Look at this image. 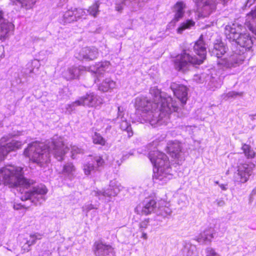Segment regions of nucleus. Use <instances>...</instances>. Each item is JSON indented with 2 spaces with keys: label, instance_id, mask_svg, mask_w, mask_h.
<instances>
[{
  "label": "nucleus",
  "instance_id": "obj_1",
  "mask_svg": "<svg viewBox=\"0 0 256 256\" xmlns=\"http://www.w3.org/2000/svg\"><path fill=\"white\" fill-rule=\"evenodd\" d=\"M150 94L152 96V104L144 96H140L135 99L136 112L152 126L166 124L170 113L176 112L178 108L176 102L173 101L171 96L162 93L156 86L150 88Z\"/></svg>",
  "mask_w": 256,
  "mask_h": 256
},
{
  "label": "nucleus",
  "instance_id": "obj_2",
  "mask_svg": "<svg viewBox=\"0 0 256 256\" xmlns=\"http://www.w3.org/2000/svg\"><path fill=\"white\" fill-rule=\"evenodd\" d=\"M31 184L30 180L24 178L22 168L8 165L0 168V184L19 187L21 194L24 193L21 196L22 201L30 200L36 205L40 204L46 200L47 189L44 186H40L25 190Z\"/></svg>",
  "mask_w": 256,
  "mask_h": 256
},
{
  "label": "nucleus",
  "instance_id": "obj_3",
  "mask_svg": "<svg viewBox=\"0 0 256 256\" xmlns=\"http://www.w3.org/2000/svg\"><path fill=\"white\" fill-rule=\"evenodd\" d=\"M68 148L65 146L60 138H53L48 146L43 143L34 142L29 144L24 152V156L38 164L42 166L50 161V152L58 161L63 160Z\"/></svg>",
  "mask_w": 256,
  "mask_h": 256
},
{
  "label": "nucleus",
  "instance_id": "obj_4",
  "mask_svg": "<svg viewBox=\"0 0 256 256\" xmlns=\"http://www.w3.org/2000/svg\"><path fill=\"white\" fill-rule=\"evenodd\" d=\"M194 50L200 58L196 56H192L184 51L178 55L174 60V66L176 70L184 72L188 69L190 66L199 65L203 62L206 57V50L202 36L195 43Z\"/></svg>",
  "mask_w": 256,
  "mask_h": 256
},
{
  "label": "nucleus",
  "instance_id": "obj_5",
  "mask_svg": "<svg viewBox=\"0 0 256 256\" xmlns=\"http://www.w3.org/2000/svg\"><path fill=\"white\" fill-rule=\"evenodd\" d=\"M148 157L154 166L153 175L154 179L164 184L172 178L173 174L168 158L165 154L154 150L150 152Z\"/></svg>",
  "mask_w": 256,
  "mask_h": 256
},
{
  "label": "nucleus",
  "instance_id": "obj_6",
  "mask_svg": "<svg viewBox=\"0 0 256 256\" xmlns=\"http://www.w3.org/2000/svg\"><path fill=\"white\" fill-rule=\"evenodd\" d=\"M235 42L242 48V54L234 53L228 58H220L218 61L220 68L227 69L241 64L246 58L244 50H250L253 45L251 37L246 34H240Z\"/></svg>",
  "mask_w": 256,
  "mask_h": 256
},
{
  "label": "nucleus",
  "instance_id": "obj_7",
  "mask_svg": "<svg viewBox=\"0 0 256 256\" xmlns=\"http://www.w3.org/2000/svg\"><path fill=\"white\" fill-rule=\"evenodd\" d=\"M20 135V132L18 131L14 132L8 134V136H4L0 139V160L4 159L7 154L12 151H14L21 148L22 143V142L12 140L11 142L6 143V144L2 145V144L8 140L10 138H12Z\"/></svg>",
  "mask_w": 256,
  "mask_h": 256
},
{
  "label": "nucleus",
  "instance_id": "obj_8",
  "mask_svg": "<svg viewBox=\"0 0 256 256\" xmlns=\"http://www.w3.org/2000/svg\"><path fill=\"white\" fill-rule=\"evenodd\" d=\"M254 167V164L252 162L238 164L234 176V180L239 183L246 182L252 175Z\"/></svg>",
  "mask_w": 256,
  "mask_h": 256
},
{
  "label": "nucleus",
  "instance_id": "obj_9",
  "mask_svg": "<svg viewBox=\"0 0 256 256\" xmlns=\"http://www.w3.org/2000/svg\"><path fill=\"white\" fill-rule=\"evenodd\" d=\"M196 5L198 18L208 16L216 9V0H194Z\"/></svg>",
  "mask_w": 256,
  "mask_h": 256
},
{
  "label": "nucleus",
  "instance_id": "obj_10",
  "mask_svg": "<svg viewBox=\"0 0 256 256\" xmlns=\"http://www.w3.org/2000/svg\"><path fill=\"white\" fill-rule=\"evenodd\" d=\"M122 186L120 184L116 181H111L108 188L104 190L94 191V195L100 199L101 196L108 198L110 199L114 197L119 193Z\"/></svg>",
  "mask_w": 256,
  "mask_h": 256
},
{
  "label": "nucleus",
  "instance_id": "obj_11",
  "mask_svg": "<svg viewBox=\"0 0 256 256\" xmlns=\"http://www.w3.org/2000/svg\"><path fill=\"white\" fill-rule=\"evenodd\" d=\"M82 106L96 108L102 104V98L94 92L87 93L80 98Z\"/></svg>",
  "mask_w": 256,
  "mask_h": 256
},
{
  "label": "nucleus",
  "instance_id": "obj_12",
  "mask_svg": "<svg viewBox=\"0 0 256 256\" xmlns=\"http://www.w3.org/2000/svg\"><path fill=\"white\" fill-rule=\"evenodd\" d=\"M167 149L170 156L175 159L176 162L179 164L183 160L181 144L177 141L170 142L168 143Z\"/></svg>",
  "mask_w": 256,
  "mask_h": 256
},
{
  "label": "nucleus",
  "instance_id": "obj_13",
  "mask_svg": "<svg viewBox=\"0 0 256 256\" xmlns=\"http://www.w3.org/2000/svg\"><path fill=\"white\" fill-rule=\"evenodd\" d=\"M3 12L0 11V40L2 42L8 38L10 33L14 29V25L3 18Z\"/></svg>",
  "mask_w": 256,
  "mask_h": 256
},
{
  "label": "nucleus",
  "instance_id": "obj_14",
  "mask_svg": "<svg viewBox=\"0 0 256 256\" xmlns=\"http://www.w3.org/2000/svg\"><path fill=\"white\" fill-rule=\"evenodd\" d=\"M94 247L96 256H115L114 248L110 244L102 242H96Z\"/></svg>",
  "mask_w": 256,
  "mask_h": 256
},
{
  "label": "nucleus",
  "instance_id": "obj_15",
  "mask_svg": "<svg viewBox=\"0 0 256 256\" xmlns=\"http://www.w3.org/2000/svg\"><path fill=\"white\" fill-rule=\"evenodd\" d=\"M104 163V160L101 156H96L93 161L84 165V172L86 175L89 176L98 170V168L102 166Z\"/></svg>",
  "mask_w": 256,
  "mask_h": 256
},
{
  "label": "nucleus",
  "instance_id": "obj_16",
  "mask_svg": "<svg viewBox=\"0 0 256 256\" xmlns=\"http://www.w3.org/2000/svg\"><path fill=\"white\" fill-rule=\"evenodd\" d=\"M170 88L181 102L185 104L188 100V88L183 84L172 82L170 84Z\"/></svg>",
  "mask_w": 256,
  "mask_h": 256
},
{
  "label": "nucleus",
  "instance_id": "obj_17",
  "mask_svg": "<svg viewBox=\"0 0 256 256\" xmlns=\"http://www.w3.org/2000/svg\"><path fill=\"white\" fill-rule=\"evenodd\" d=\"M242 26L236 24L227 25L225 27L224 34L228 39L235 42L240 36Z\"/></svg>",
  "mask_w": 256,
  "mask_h": 256
},
{
  "label": "nucleus",
  "instance_id": "obj_18",
  "mask_svg": "<svg viewBox=\"0 0 256 256\" xmlns=\"http://www.w3.org/2000/svg\"><path fill=\"white\" fill-rule=\"evenodd\" d=\"M98 55V50L95 48H82L76 56L80 60H94Z\"/></svg>",
  "mask_w": 256,
  "mask_h": 256
},
{
  "label": "nucleus",
  "instance_id": "obj_19",
  "mask_svg": "<svg viewBox=\"0 0 256 256\" xmlns=\"http://www.w3.org/2000/svg\"><path fill=\"white\" fill-rule=\"evenodd\" d=\"M84 68L82 66H72L62 72V76L66 80H72L78 78Z\"/></svg>",
  "mask_w": 256,
  "mask_h": 256
},
{
  "label": "nucleus",
  "instance_id": "obj_20",
  "mask_svg": "<svg viewBox=\"0 0 256 256\" xmlns=\"http://www.w3.org/2000/svg\"><path fill=\"white\" fill-rule=\"evenodd\" d=\"M43 235L38 232L31 234L25 240L24 243L22 246V250L24 252H28L31 250V246L34 244L37 240H40L42 238Z\"/></svg>",
  "mask_w": 256,
  "mask_h": 256
},
{
  "label": "nucleus",
  "instance_id": "obj_21",
  "mask_svg": "<svg viewBox=\"0 0 256 256\" xmlns=\"http://www.w3.org/2000/svg\"><path fill=\"white\" fill-rule=\"evenodd\" d=\"M214 234V230L213 228H209L206 229L198 235L196 240L200 244H206L208 242H211Z\"/></svg>",
  "mask_w": 256,
  "mask_h": 256
},
{
  "label": "nucleus",
  "instance_id": "obj_22",
  "mask_svg": "<svg viewBox=\"0 0 256 256\" xmlns=\"http://www.w3.org/2000/svg\"><path fill=\"white\" fill-rule=\"evenodd\" d=\"M116 86V82L110 78H105L98 86V90L103 92H110Z\"/></svg>",
  "mask_w": 256,
  "mask_h": 256
},
{
  "label": "nucleus",
  "instance_id": "obj_23",
  "mask_svg": "<svg viewBox=\"0 0 256 256\" xmlns=\"http://www.w3.org/2000/svg\"><path fill=\"white\" fill-rule=\"evenodd\" d=\"M186 4L182 2H177L174 6V16L173 21L174 22L179 21L184 16Z\"/></svg>",
  "mask_w": 256,
  "mask_h": 256
},
{
  "label": "nucleus",
  "instance_id": "obj_24",
  "mask_svg": "<svg viewBox=\"0 0 256 256\" xmlns=\"http://www.w3.org/2000/svg\"><path fill=\"white\" fill-rule=\"evenodd\" d=\"M156 203L154 200H146L144 202V205L142 208L141 213L145 215L148 214L152 212L156 213Z\"/></svg>",
  "mask_w": 256,
  "mask_h": 256
},
{
  "label": "nucleus",
  "instance_id": "obj_25",
  "mask_svg": "<svg viewBox=\"0 0 256 256\" xmlns=\"http://www.w3.org/2000/svg\"><path fill=\"white\" fill-rule=\"evenodd\" d=\"M110 65V62H104L102 63L98 64L96 66H90L89 69L90 70L94 73L96 76H100L108 68Z\"/></svg>",
  "mask_w": 256,
  "mask_h": 256
},
{
  "label": "nucleus",
  "instance_id": "obj_26",
  "mask_svg": "<svg viewBox=\"0 0 256 256\" xmlns=\"http://www.w3.org/2000/svg\"><path fill=\"white\" fill-rule=\"evenodd\" d=\"M76 172V168L72 162H68L63 166L62 174L70 179L74 176Z\"/></svg>",
  "mask_w": 256,
  "mask_h": 256
},
{
  "label": "nucleus",
  "instance_id": "obj_27",
  "mask_svg": "<svg viewBox=\"0 0 256 256\" xmlns=\"http://www.w3.org/2000/svg\"><path fill=\"white\" fill-rule=\"evenodd\" d=\"M172 212V210L165 204L164 202L159 204L158 207L156 208V213L157 215L164 218L170 216Z\"/></svg>",
  "mask_w": 256,
  "mask_h": 256
},
{
  "label": "nucleus",
  "instance_id": "obj_28",
  "mask_svg": "<svg viewBox=\"0 0 256 256\" xmlns=\"http://www.w3.org/2000/svg\"><path fill=\"white\" fill-rule=\"evenodd\" d=\"M226 52V48L222 42L216 43L214 44L212 52L218 58H220Z\"/></svg>",
  "mask_w": 256,
  "mask_h": 256
},
{
  "label": "nucleus",
  "instance_id": "obj_29",
  "mask_svg": "<svg viewBox=\"0 0 256 256\" xmlns=\"http://www.w3.org/2000/svg\"><path fill=\"white\" fill-rule=\"evenodd\" d=\"M16 5H20L22 8L29 10L32 8L35 4L34 0H10Z\"/></svg>",
  "mask_w": 256,
  "mask_h": 256
},
{
  "label": "nucleus",
  "instance_id": "obj_30",
  "mask_svg": "<svg viewBox=\"0 0 256 256\" xmlns=\"http://www.w3.org/2000/svg\"><path fill=\"white\" fill-rule=\"evenodd\" d=\"M194 25L195 22L194 20H186L180 24V26L176 30L177 32L181 34L184 30L190 29L192 27L194 26Z\"/></svg>",
  "mask_w": 256,
  "mask_h": 256
},
{
  "label": "nucleus",
  "instance_id": "obj_31",
  "mask_svg": "<svg viewBox=\"0 0 256 256\" xmlns=\"http://www.w3.org/2000/svg\"><path fill=\"white\" fill-rule=\"evenodd\" d=\"M242 150L247 158L252 159L254 158L256 152L250 145L246 144H242Z\"/></svg>",
  "mask_w": 256,
  "mask_h": 256
},
{
  "label": "nucleus",
  "instance_id": "obj_32",
  "mask_svg": "<svg viewBox=\"0 0 256 256\" xmlns=\"http://www.w3.org/2000/svg\"><path fill=\"white\" fill-rule=\"evenodd\" d=\"M63 21L64 23H70L76 21L72 8L64 12L63 15Z\"/></svg>",
  "mask_w": 256,
  "mask_h": 256
},
{
  "label": "nucleus",
  "instance_id": "obj_33",
  "mask_svg": "<svg viewBox=\"0 0 256 256\" xmlns=\"http://www.w3.org/2000/svg\"><path fill=\"white\" fill-rule=\"evenodd\" d=\"M122 122L120 125V128L123 130L127 131L128 136H131L132 135V132L130 124L126 120L122 119Z\"/></svg>",
  "mask_w": 256,
  "mask_h": 256
},
{
  "label": "nucleus",
  "instance_id": "obj_34",
  "mask_svg": "<svg viewBox=\"0 0 256 256\" xmlns=\"http://www.w3.org/2000/svg\"><path fill=\"white\" fill-rule=\"evenodd\" d=\"M93 142L96 144L104 146L106 144V140L102 136L97 132H95L92 136Z\"/></svg>",
  "mask_w": 256,
  "mask_h": 256
},
{
  "label": "nucleus",
  "instance_id": "obj_35",
  "mask_svg": "<svg viewBox=\"0 0 256 256\" xmlns=\"http://www.w3.org/2000/svg\"><path fill=\"white\" fill-rule=\"evenodd\" d=\"M82 106V103L80 102V98L75 102H72V104H68L66 106V110L70 112L74 110L76 106Z\"/></svg>",
  "mask_w": 256,
  "mask_h": 256
},
{
  "label": "nucleus",
  "instance_id": "obj_36",
  "mask_svg": "<svg viewBox=\"0 0 256 256\" xmlns=\"http://www.w3.org/2000/svg\"><path fill=\"white\" fill-rule=\"evenodd\" d=\"M98 3H95L90 6L87 10L90 14L96 16L98 13Z\"/></svg>",
  "mask_w": 256,
  "mask_h": 256
},
{
  "label": "nucleus",
  "instance_id": "obj_37",
  "mask_svg": "<svg viewBox=\"0 0 256 256\" xmlns=\"http://www.w3.org/2000/svg\"><path fill=\"white\" fill-rule=\"evenodd\" d=\"M73 12L74 14L76 20H77L78 18H80L83 16L85 14L84 10L80 8H72Z\"/></svg>",
  "mask_w": 256,
  "mask_h": 256
},
{
  "label": "nucleus",
  "instance_id": "obj_38",
  "mask_svg": "<svg viewBox=\"0 0 256 256\" xmlns=\"http://www.w3.org/2000/svg\"><path fill=\"white\" fill-rule=\"evenodd\" d=\"M242 95H243L242 92H234V91H232V92H228L224 96V98H235L238 96H241Z\"/></svg>",
  "mask_w": 256,
  "mask_h": 256
},
{
  "label": "nucleus",
  "instance_id": "obj_39",
  "mask_svg": "<svg viewBox=\"0 0 256 256\" xmlns=\"http://www.w3.org/2000/svg\"><path fill=\"white\" fill-rule=\"evenodd\" d=\"M71 152L72 154V158H74V154H81L83 153V150L81 148H78L76 146H72L71 148Z\"/></svg>",
  "mask_w": 256,
  "mask_h": 256
},
{
  "label": "nucleus",
  "instance_id": "obj_40",
  "mask_svg": "<svg viewBox=\"0 0 256 256\" xmlns=\"http://www.w3.org/2000/svg\"><path fill=\"white\" fill-rule=\"evenodd\" d=\"M148 224L149 220L148 219L144 220L141 222L139 224L140 231H144V230L148 228Z\"/></svg>",
  "mask_w": 256,
  "mask_h": 256
},
{
  "label": "nucleus",
  "instance_id": "obj_41",
  "mask_svg": "<svg viewBox=\"0 0 256 256\" xmlns=\"http://www.w3.org/2000/svg\"><path fill=\"white\" fill-rule=\"evenodd\" d=\"M96 208L93 204H88L84 205L82 210L83 212H88L90 210Z\"/></svg>",
  "mask_w": 256,
  "mask_h": 256
},
{
  "label": "nucleus",
  "instance_id": "obj_42",
  "mask_svg": "<svg viewBox=\"0 0 256 256\" xmlns=\"http://www.w3.org/2000/svg\"><path fill=\"white\" fill-rule=\"evenodd\" d=\"M38 254L37 256H50L51 252L47 249L43 248L38 252Z\"/></svg>",
  "mask_w": 256,
  "mask_h": 256
},
{
  "label": "nucleus",
  "instance_id": "obj_43",
  "mask_svg": "<svg viewBox=\"0 0 256 256\" xmlns=\"http://www.w3.org/2000/svg\"><path fill=\"white\" fill-rule=\"evenodd\" d=\"M125 5L124 0H122L120 2H118L116 4V10L118 12H121Z\"/></svg>",
  "mask_w": 256,
  "mask_h": 256
},
{
  "label": "nucleus",
  "instance_id": "obj_44",
  "mask_svg": "<svg viewBox=\"0 0 256 256\" xmlns=\"http://www.w3.org/2000/svg\"><path fill=\"white\" fill-rule=\"evenodd\" d=\"M206 256H220L212 248H208L206 249Z\"/></svg>",
  "mask_w": 256,
  "mask_h": 256
},
{
  "label": "nucleus",
  "instance_id": "obj_45",
  "mask_svg": "<svg viewBox=\"0 0 256 256\" xmlns=\"http://www.w3.org/2000/svg\"><path fill=\"white\" fill-rule=\"evenodd\" d=\"M118 118H124V108L122 106H118Z\"/></svg>",
  "mask_w": 256,
  "mask_h": 256
},
{
  "label": "nucleus",
  "instance_id": "obj_46",
  "mask_svg": "<svg viewBox=\"0 0 256 256\" xmlns=\"http://www.w3.org/2000/svg\"><path fill=\"white\" fill-rule=\"evenodd\" d=\"M256 0H247L245 4V7L250 8L256 2Z\"/></svg>",
  "mask_w": 256,
  "mask_h": 256
},
{
  "label": "nucleus",
  "instance_id": "obj_47",
  "mask_svg": "<svg viewBox=\"0 0 256 256\" xmlns=\"http://www.w3.org/2000/svg\"><path fill=\"white\" fill-rule=\"evenodd\" d=\"M219 186L222 190H228V184H219Z\"/></svg>",
  "mask_w": 256,
  "mask_h": 256
},
{
  "label": "nucleus",
  "instance_id": "obj_48",
  "mask_svg": "<svg viewBox=\"0 0 256 256\" xmlns=\"http://www.w3.org/2000/svg\"><path fill=\"white\" fill-rule=\"evenodd\" d=\"M142 233V238L144 240L148 239L147 234L144 232V231H140Z\"/></svg>",
  "mask_w": 256,
  "mask_h": 256
},
{
  "label": "nucleus",
  "instance_id": "obj_49",
  "mask_svg": "<svg viewBox=\"0 0 256 256\" xmlns=\"http://www.w3.org/2000/svg\"><path fill=\"white\" fill-rule=\"evenodd\" d=\"M224 202L223 200H219L218 202V203H217V204L218 206H222L224 205Z\"/></svg>",
  "mask_w": 256,
  "mask_h": 256
},
{
  "label": "nucleus",
  "instance_id": "obj_50",
  "mask_svg": "<svg viewBox=\"0 0 256 256\" xmlns=\"http://www.w3.org/2000/svg\"><path fill=\"white\" fill-rule=\"evenodd\" d=\"M21 206V205H18V206H16L15 204H14V209L18 210Z\"/></svg>",
  "mask_w": 256,
  "mask_h": 256
},
{
  "label": "nucleus",
  "instance_id": "obj_51",
  "mask_svg": "<svg viewBox=\"0 0 256 256\" xmlns=\"http://www.w3.org/2000/svg\"><path fill=\"white\" fill-rule=\"evenodd\" d=\"M220 0L224 4H225L229 0Z\"/></svg>",
  "mask_w": 256,
  "mask_h": 256
},
{
  "label": "nucleus",
  "instance_id": "obj_52",
  "mask_svg": "<svg viewBox=\"0 0 256 256\" xmlns=\"http://www.w3.org/2000/svg\"><path fill=\"white\" fill-rule=\"evenodd\" d=\"M192 253L190 252H188V256H192Z\"/></svg>",
  "mask_w": 256,
  "mask_h": 256
},
{
  "label": "nucleus",
  "instance_id": "obj_53",
  "mask_svg": "<svg viewBox=\"0 0 256 256\" xmlns=\"http://www.w3.org/2000/svg\"><path fill=\"white\" fill-rule=\"evenodd\" d=\"M215 184H218L219 186V184H220L218 181H216L215 182Z\"/></svg>",
  "mask_w": 256,
  "mask_h": 256
},
{
  "label": "nucleus",
  "instance_id": "obj_54",
  "mask_svg": "<svg viewBox=\"0 0 256 256\" xmlns=\"http://www.w3.org/2000/svg\"><path fill=\"white\" fill-rule=\"evenodd\" d=\"M140 208V207H136V210L137 211H138V209H139Z\"/></svg>",
  "mask_w": 256,
  "mask_h": 256
},
{
  "label": "nucleus",
  "instance_id": "obj_55",
  "mask_svg": "<svg viewBox=\"0 0 256 256\" xmlns=\"http://www.w3.org/2000/svg\"><path fill=\"white\" fill-rule=\"evenodd\" d=\"M38 62L37 60H34L33 62Z\"/></svg>",
  "mask_w": 256,
  "mask_h": 256
},
{
  "label": "nucleus",
  "instance_id": "obj_56",
  "mask_svg": "<svg viewBox=\"0 0 256 256\" xmlns=\"http://www.w3.org/2000/svg\"><path fill=\"white\" fill-rule=\"evenodd\" d=\"M44 245H48V244H44Z\"/></svg>",
  "mask_w": 256,
  "mask_h": 256
},
{
  "label": "nucleus",
  "instance_id": "obj_57",
  "mask_svg": "<svg viewBox=\"0 0 256 256\" xmlns=\"http://www.w3.org/2000/svg\"><path fill=\"white\" fill-rule=\"evenodd\" d=\"M120 163H118V166H120Z\"/></svg>",
  "mask_w": 256,
  "mask_h": 256
},
{
  "label": "nucleus",
  "instance_id": "obj_58",
  "mask_svg": "<svg viewBox=\"0 0 256 256\" xmlns=\"http://www.w3.org/2000/svg\"><path fill=\"white\" fill-rule=\"evenodd\" d=\"M66 0H64V2H65Z\"/></svg>",
  "mask_w": 256,
  "mask_h": 256
}]
</instances>
